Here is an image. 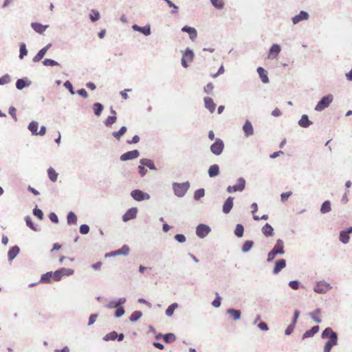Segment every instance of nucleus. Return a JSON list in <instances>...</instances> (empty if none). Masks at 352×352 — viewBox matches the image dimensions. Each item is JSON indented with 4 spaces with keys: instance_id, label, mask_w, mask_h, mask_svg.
Wrapping results in <instances>:
<instances>
[{
    "instance_id": "obj_1",
    "label": "nucleus",
    "mask_w": 352,
    "mask_h": 352,
    "mask_svg": "<svg viewBox=\"0 0 352 352\" xmlns=\"http://www.w3.org/2000/svg\"><path fill=\"white\" fill-rule=\"evenodd\" d=\"M284 248V241L280 239H277L274 248L267 254V261L268 263L272 262L277 255L285 254V252Z\"/></svg>"
},
{
    "instance_id": "obj_2",
    "label": "nucleus",
    "mask_w": 352,
    "mask_h": 352,
    "mask_svg": "<svg viewBox=\"0 0 352 352\" xmlns=\"http://www.w3.org/2000/svg\"><path fill=\"white\" fill-rule=\"evenodd\" d=\"M321 338L322 339L328 338V340L325 343L333 347L338 344V335L337 332L334 331L331 327H327L322 331Z\"/></svg>"
},
{
    "instance_id": "obj_3",
    "label": "nucleus",
    "mask_w": 352,
    "mask_h": 352,
    "mask_svg": "<svg viewBox=\"0 0 352 352\" xmlns=\"http://www.w3.org/2000/svg\"><path fill=\"white\" fill-rule=\"evenodd\" d=\"M190 186V182L188 181L183 183L173 182L172 184L174 194L177 197H184Z\"/></svg>"
},
{
    "instance_id": "obj_4",
    "label": "nucleus",
    "mask_w": 352,
    "mask_h": 352,
    "mask_svg": "<svg viewBox=\"0 0 352 352\" xmlns=\"http://www.w3.org/2000/svg\"><path fill=\"white\" fill-rule=\"evenodd\" d=\"M333 97L331 94H328L322 96L316 104L314 110L316 111H321L327 108L332 102Z\"/></svg>"
},
{
    "instance_id": "obj_5",
    "label": "nucleus",
    "mask_w": 352,
    "mask_h": 352,
    "mask_svg": "<svg viewBox=\"0 0 352 352\" xmlns=\"http://www.w3.org/2000/svg\"><path fill=\"white\" fill-rule=\"evenodd\" d=\"M245 179L243 177L237 179L236 184L233 186H228L226 188V191L228 193H233L235 192H242L245 188Z\"/></svg>"
},
{
    "instance_id": "obj_6",
    "label": "nucleus",
    "mask_w": 352,
    "mask_h": 352,
    "mask_svg": "<svg viewBox=\"0 0 352 352\" xmlns=\"http://www.w3.org/2000/svg\"><path fill=\"white\" fill-rule=\"evenodd\" d=\"M332 289V286L324 280L317 282L314 286V291L318 294H326Z\"/></svg>"
},
{
    "instance_id": "obj_7",
    "label": "nucleus",
    "mask_w": 352,
    "mask_h": 352,
    "mask_svg": "<svg viewBox=\"0 0 352 352\" xmlns=\"http://www.w3.org/2000/svg\"><path fill=\"white\" fill-rule=\"evenodd\" d=\"M223 148L224 143L220 138L215 139L214 142L210 146V151L215 155H221Z\"/></svg>"
},
{
    "instance_id": "obj_8",
    "label": "nucleus",
    "mask_w": 352,
    "mask_h": 352,
    "mask_svg": "<svg viewBox=\"0 0 352 352\" xmlns=\"http://www.w3.org/2000/svg\"><path fill=\"white\" fill-rule=\"evenodd\" d=\"M131 197L137 201H142L150 199L151 196L147 192L141 190L135 189L131 192Z\"/></svg>"
},
{
    "instance_id": "obj_9",
    "label": "nucleus",
    "mask_w": 352,
    "mask_h": 352,
    "mask_svg": "<svg viewBox=\"0 0 352 352\" xmlns=\"http://www.w3.org/2000/svg\"><path fill=\"white\" fill-rule=\"evenodd\" d=\"M211 231V228L206 224L200 223L196 228V234L198 237L204 239Z\"/></svg>"
},
{
    "instance_id": "obj_10",
    "label": "nucleus",
    "mask_w": 352,
    "mask_h": 352,
    "mask_svg": "<svg viewBox=\"0 0 352 352\" xmlns=\"http://www.w3.org/2000/svg\"><path fill=\"white\" fill-rule=\"evenodd\" d=\"M140 151L137 149L129 151L124 153L120 157V160L122 162L132 160L138 158L140 156Z\"/></svg>"
},
{
    "instance_id": "obj_11",
    "label": "nucleus",
    "mask_w": 352,
    "mask_h": 352,
    "mask_svg": "<svg viewBox=\"0 0 352 352\" xmlns=\"http://www.w3.org/2000/svg\"><path fill=\"white\" fill-rule=\"evenodd\" d=\"M131 28L133 31L138 32L146 36L151 34V25L148 23L144 26H140L137 24H133Z\"/></svg>"
},
{
    "instance_id": "obj_12",
    "label": "nucleus",
    "mask_w": 352,
    "mask_h": 352,
    "mask_svg": "<svg viewBox=\"0 0 352 352\" xmlns=\"http://www.w3.org/2000/svg\"><path fill=\"white\" fill-rule=\"evenodd\" d=\"M138 208L135 207L131 208L122 215V219L124 222H127L134 219L137 217Z\"/></svg>"
},
{
    "instance_id": "obj_13",
    "label": "nucleus",
    "mask_w": 352,
    "mask_h": 352,
    "mask_svg": "<svg viewBox=\"0 0 352 352\" xmlns=\"http://www.w3.org/2000/svg\"><path fill=\"white\" fill-rule=\"evenodd\" d=\"M309 17V14L307 12L301 10L298 14L294 16L292 18V21L294 25H296L301 21L308 20Z\"/></svg>"
},
{
    "instance_id": "obj_14",
    "label": "nucleus",
    "mask_w": 352,
    "mask_h": 352,
    "mask_svg": "<svg viewBox=\"0 0 352 352\" xmlns=\"http://www.w3.org/2000/svg\"><path fill=\"white\" fill-rule=\"evenodd\" d=\"M126 302V298H120L117 300H111L109 303L104 305L107 309H118Z\"/></svg>"
},
{
    "instance_id": "obj_15",
    "label": "nucleus",
    "mask_w": 352,
    "mask_h": 352,
    "mask_svg": "<svg viewBox=\"0 0 352 352\" xmlns=\"http://www.w3.org/2000/svg\"><path fill=\"white\" fill-rule=\"evenodd\" d=\"M281 51L280 45L276 43L273 44L269 49L267 58L269 59L276 58Z\"/></svg>"
},
{
    "instance_id": "obj_16",
    "label": "nucleus",
    "mask_w": 352,
    "mask_h": 352,
    "mask_svg": "<svg viewBox=\"0 0 352 352\" xmlns=\"http://www.w3.org/2000/svg\"><path fill=\"white\" fill-rule=\"evenodd\" d=\"M287 265L286 260L285 258L278 259L275 263L272 270V273L274 275L278 274L282 270H283Z\"/></svg>"
},
{
    "instance_id": "obj_17",
    "label": "nucleus",
    "mask_w": 352,
    "mask_h": 352,
    "mask_svg": "<svg viewBox=\"0 0 352 352\" xmlns=\"http://www.w3.org/2000/svg\"><path fill=\"white\" fill-rule=\"evenodd\" d=\"M234 206V197L230 196L228 197L223 204L222 206V212L223 213L227 214H229L232 209Z\"/></svg>"
},
{
    "instance_id": "obj_18",
    "label": "nucleus",
    "mask_w": 352,
    "mask_h": 352,
    "mask_svg": "<svg viewBox=\"0 0 352 352\" xmlns=\"http://www.w3.org/2000/svg\"><path fill=\"white\" fill-rule=\"evenodd\" d=\"M52 43H48L46 46L41 49L37 54L33 57L32 61L34 63L39 62L46 54L47 52L50 50V48L52 47Z\"/></svg>"
},
{
    "instance_id": "obj_19",
    "label": "nucleus",
    "mask_w": 352,
    "mask_h": 352,
    "mask_svg": "<svg viewBox=\"0 0 352 352\" xmlns=\"http://www.w3.org/2000/svg\"><path fill=\"white\" fill-rule=\"evenodd\" d=\"M32 81L30 80L28 78H19L16 81V88L18 90H22L25 87H28L31 85Z\"/></svg>"
},
{
    "instance_id": "obj_20",
    "label": "nucleus",
    "mask_w": 352,
    "mask_h": 352,
    "mask_svg": "<svg viewBox=\"0 0 352 352\" xmlns=\"http://www.w3.org/2000/svg\"><path fill=\"white\" fill-rule=\"evenodd\" d=\"M20 252V248L15 245L11 247L8 252V261L11 263L12 261L17 256V255Z\"/></svg>"
},
{
    "instance_id": "obj_21",
    "label": "nucleus",
    "mask_w": 352,
    "mask_h": 352,
    "mask_svg": "<svg viewBox=\"0 0 352 352\" xmlns=\"http://www.w3.org/2000/svg\"><path fill=\"white\" fill-rule=\"evenodd\" d=\"M49 27L48 25H43L38 22H32L31 28L38 34H42Z\"/></svg>"
},
{
    "instance_id": "obj_22",
    "label": "nucleus",
    "mask_w": 352,
    "mask_h": 352,
    "mask_svg": "<svg viewBox=\"0 0 352 352\" xmlns=\"http://www.w3.org/2000/svg\"><path fill=\"white\" fill-rule=\"evenodd\" d=\"M243 131L245 133V137H250L254 133V128L252 124L249 120H246L243 126Z\"/></svg>"
},
{
    "instance_id": "obj_23",
    "label": "nucleus",
    "mask_w": 352,
    "mask_h": 352,
    "mask_svg": "<svg viewBox=\"0 0 352 352\" xmlns=\"http://www.w3.org/2000/svg\"><path fill=\"white\" fill-rule=\"evenodd\" d=\"M182 31L188 33L192 41H194L197 36V32L195 28L185 25L182 28Z\"/></svg>"
},
{
    "instance_id": "obj_24",
    "label": "nucleus",
    "mask_w": 352,
    "mask_h": 352,
    "mask_svg": "<svg viewBox=\"0 0 352 352\" xmlns=\"http://www.w3.org/2000/svg\"><path fill=\"white\" fill-rule=\"evenodd\" d=\"M320 330V327L318 325L313 326L310 329L306 331L302 336V339L305 340L309 338H312L315 334H316Z\"/></svg>"
},
{
    "instance_id": "obj_25",
    "label": "nucleus",
    "mask_w": 352,
    "mask_h": 352,
    "mask_svg": "<svg viewBox=\"0 0 352 352\" xmlns=\"http://www.w3.org/2000/svg\"><path fill=\"white\" fill-rule=\"evenodd\" d=\"M298 124L302 128H307L311 126L313 122L309 119V117L307 114H303L300 119L298 120Z\"/></svg>"
},
{
    "instance_id": "obj_26",
    "label": "nucleus",
    "mask_w": 352,
    "mask_h": 352,
    "mask_svg": "<svg viewBox=\"0 0 352 352\" xmlns=\"http://www.w3.org/2000/svg\"><path fill=\"white\" fill-rule=\"evenodd\" d=\"M204 101L205 107L208 109L210 113H213L216 107V104H214L213 99L210 97H205L204 98Z\"/></svg>"
},
{
    "instance_id": "obj_27",
    "label": "nucleus",
    "mask_w": 352,
    "mask_h": 352,
    "mask_svg": "<svg viewBox=\"0 0 352 352\" xmlns=\"http://www.w3.org/2000/svg\"><path fill=\"white\" fill-rule=\"evenodd\" d=\"M208 174L210 177H217L220 174L219 166L217 164L211 165L208 168Z\"/></svg>"
},
{
    "instance_id": "obj_28",
    "label": "nucleus",
    "mask_w": 352,
    "mask_h": 352,
    "mask_svg": "<svg viewBox=\"0 0 352 352\" xmlns=\"http://www.w3.org/2000/svg\"><path fill=\"white\" fill-rule=\"evenodd\" d=\"M226 314H228L234 320H238L241 317V311L233 308L228 309L226 310Z\"/></svg>"
},
{
    "instance_id": "obj_29",
    "label": "nucleus",
    "mask_w": 352,
    "mask_h": 352,
    "mask_svg": "<svg viewBox=\"0 0 352 352\" xmlns=\"http://www.w3.org/2000/svg\"><path fill=\"white\" fill-rule=\"evenodd\" d=\"M256 71L261 81L263 83H268L270 80L267 76V72L262 67H258Z\"/></svg>"
},
{
    "instance_id": "obj_30",
    "label": "nucleus",
    "mask_w": 352,
    "mask_h": 352,
    "mask_svg": "<svg viewBox=\"0 0 352 352\" xmlns=\"http://www.w3.org/2000/svg\"><path fill=\"white\" fill-rule=\"evenodd\" d=\"M262 233L266 236L270 237L272 236L274 234V228L272 226L268 223H266L264 226L261 229Z\"/></svg>"
},
{
    "instance_id": "obj_31",
    "label": "nucleus",
    "mask_w": 352,
    "mask_h": 352,
    "mask_svg": "<svg viewBox=\"0 0 352 352\" xmlns=\"http://www.w3.org/2000/svg\"><path fill=\"white\" fill-rule=\"evenodd\" d=\"M140 164L148 167L150 170H156L157 168L155 166L154 162L152 160L147 158H142L140 160Z\"/></svg>"
},
{
    "instance_id": "obj_32",
    "label": "nucleus",
    "mask_w": 352,
    "mask_h": 352,
    "mask_svg": "<svg viewBox=\"0 0 352 352\" xmlns=\"http://www.w3.org/2000/svg\"><path fill=\"white\" fill-rule=\"evenodd\" d=\"M182 57L187 59L189 62H192L195 57V54L192 50L187 47L185 50L182 51Z\"/></svg>"
},
{
    "instance_id": "obj_33",
    "label": "nucleus",
    "mask_w": 352,
    "mask_h": 352,
    "mask_svg": "<svg viewBox=\"0 0 352 352\" xmlns=\"http://www.w3.org/2000/svg\"><path fill=\"white\" fill-rule=\"evenodd\" d=\"M77 220V216L74 212L70 211L67 213V222L68 225H76Z\"/></svg>"
},
{
    "instance_id": "obj_34",
    "label": "nucleus",
    "mask_w": 352,
    "mask_h": 352,
    "mask_svg": "<svg viewBox=\"0 0 352 352\" xmlns=\"http://www.w3.org/2000/svg\"><path fill=\"white\" fill-rule=\"evenodd\" d=\"M331 210V201L329 200L324 201L321 206L320 211L322 214H326Z\"/></svg>"
},
{
    "instance_id": "obj_35",
    "label": "nucleus",
    "mask_w": 352,
    "mask_h": 352,
    "mask_svg": "<svg viewBox=\"0 0 352 352\" xmlns=\"http://www.w3.org/2000/svg\"><path fill=\"white\" fill-rule=\"evenodd\" d=\"M38 128V122L36 121H32L28 126V129L31 132L32 135H37Z\"/></svg>"
},
{
    "instance_id": "obj_36",
    "label": "nucleus",
    "mask_w": 352,
    "mask_h": 352,
    "mask_svg": "<svg viewBox=\"0 0 352 352\" xmlns=\"http://www.w3.org/2000/svg\"><path fill=\"white\" fill-rule=\"evenodd\" d=\"M94 113L96 116H100L104 109V106L100 102H95L92 106Z\"/></svg>"
},
{
    "instance_id": "obj_37",
    "label": "nucleus",
    "mask_w": 352,
    "mask_h": 352,
    "mask_svg": "<svg viewBox=\"0 0 352 352\" xmlns=\"http://www.w3.org/2000/svg\"><path fill=\"white\" fill-rule=\"evenodd\" d=\"M52 272H47L45 274H43L41 276V279L39 280L40 283H50L52 280H53Z\"/></svg>"
},
{
    "instance_id": "obj_38",
    "label": "nucleus",
    "mask_w": 352,
    "mask_h": 352,
    "mask_svg": "<svg viewBox=\"0 0 352 352\" xmlns=\"http://www.w3.org/2000/svg\"><path fill=\"white\" fill-rule=\"evenodd\" d=\"M127 131V128L125 126H122L118 131H113L112 135L117 140H120L121 137L123 136Z\"/></svg>"
},
{
    "instance_id": "obj_39",
    "label": "nucleus",
    "mask_w": 352,
    "mask_h": 352,
    "mask_svg": "<svg viewBox=\"0 0 352 352\" xmlns=\"http://www.w3.org/2000/svg\"><path fill=\"white\" fill-rule=\"evenodd\" d=\"M254 242L252 240H247L245 241L242 247L241 250L244 253L248 252L254 246Z\"/></svg>"
},
{
    "instance_id": "obj_40",
    "label": "nucleus",
    "mask_w": 352,
    "mask_h": 352,
    "mask_svg": "<svg viewBox=\"0 0 352 352\" xmlns=\"http://www.w3.org/2000/svg\"><path fill=\"white\" fill-rule=\"evenodd\" d=\"M28 51L26 47V45L25 43H21L19 44V58L20 60H22L24 58L25 56L28 55Z\"/></svg>"
},
{
    "instance_id": "obj_41",
    "label": "nucleus",
    "mask_w": 352,
    "mask_h": 352,
    "mask_svg": "<svg viewBox=\"0 0 352 352\" xmlns=\"http://www.w3.org/2000/svg\"><path fill=\"white\" fill-rule=\"evenodd\" d=\"M178 306L179 305L177 302H173L170 304L166 309V315L168 317H171L173 315L175 310L178 308Z\"/></svg>"
},
{
    "instance_id": "obj_42",
    "label": "nucleus",
    "mask_w": 352,
    "mask_h": 352,
    "mask_svg": "<svg viewBox=\"0 0 352 352\" xmlns=\"http://www.w3.org/2000/svg\"><path fill=\"white\" fill-rule=\"evenodd\" d=\"M47 172L48 177L52 182H55L57 181L58 173L56 172V170L52 167H50L47 169Z\"/></svg>"
},
{
    "instance_id": "obj_43",
    "label": "nucleus",
    "mask_w": 352,
    "mask_h": 352,
    "mask_svg": "<svg viewBox=\"0 0 352 352\" xmlns=\"http://www.w3.org/2000/svg\"><path fill=\"white\" fill-rule=\"evenodd\" d=\"M234 233L238 238L242 237L244 234L243 226L241 223L236 224L235 229L234 230Z\"/></svg>"
},
{
    "instance_id": "obj_44",
    "label": "nucleus",
    "mask_w": 352,
    "mask_h": 352,
    "mask_svg": "<svg viewBox=\"0 0 352 352\" xmlns=\"http://www.w3.org/2000/svg\"><path fill=\"white\" fill-rule=\"evenodd\" d=\"M25 223H26V226L30 228L31 230H32L33 231H38V229L37 228V227L34 225V223L32 222V218L28 215L25 217Z\"/></svg>"
},
{
    "instance_id": "obj_45",
    "label": "nucleus",
    "mask_w": 352,
    "mask_h": 352,
    "mask_svg": "<svg viewBox=\"0 0 352 352\" xmlns=\"http://www.w3.org/2000/svg\"><path fill=\"white\" fill-rule=\"evenodd\" d=\"M117 255L126 256L129 254L130 249L127 245H123L121 248L116 250Z\"/></svg>"
},
{
    "instance_id": "obj_46",
    "label": "nucleus",
    "mask_w": 352,
    "mask_h": 352,
    "mask_svg": "<svg viewBox=\"0 0 352 352\" xmlns=\"http://www.w3.org/2000/svg\"><path fill=\"white\" fill-rule=\"evenodd\" d=\"M89 16L91 22H96L100 19V14L98 10H92Z\"/></svg>"
},
{
    "instance_id": "obj_47",
    "label": "nucleus",
    "mask_w": 352,
    "mask_h": 352,
    "mask_svg": "<svg viewBox=\"0 0 352 352\" xmlns=\"http://www.w3.org/2000/svg\"><path fill=\"white\" fill-rule=\"evenodd\" d=\"M205 195L204 188H199L194 192V199L195 201H199Z\"/></svg>"
},
{
    "instance_id": "obj_48",
    "label": "nucleus",
    "mask_w": 352,
    "mask_h": 352,
    "mask_svg": "<svg viewBox=\"0 0 352 352\" xmlns=\"http://www.w3.org/2000/svg\"><path fill=\"white\" fill-rule=\"evenodd\" d=\"M117 120L116 116H109L107 118V119L104 121V124L106 126L110 127Z\"/></svg>"
},
{
    "instance_id": "obj_49",
    "label": "nucleus",
    "mask_w": 352,
    "mask_h": 352,
    "mask_svg": "<svg viewBox=\"0 0 352 352\" xmlns=\"http://www.w3.org/2000/svg\"><path fill=\"white\" fill-rule=\"evenodd\" d=\"M176 340V336L173 333H167L164 336V341L166 343H172Z\"/></svg>"
},
{
    "instance_id": "obj_50",
    "label": "nucleus",
    "mask_w": 352,
    "mask_h": 352,
    "mask_svg": "<svg viewBox=\"0 0 352 352\" xmlns=\"http://www.w3.org/2000/svg\"><path fill=\"white\" fill-rule=\"evenodd\" d=\"M142 316V313L140 311H133L129 317L131 322H136Z\"/></svg>"
},
{
    "instance_id": "obj_51",
    "label": "nucleus",
    "mask_w": 352,
    "mask_h": 352,
    "mask_svg": "<svg viewBox=\"0 0 352 352\" xmlns=\"http://www.w3.org/2000/svg\"><path fill=\"white\" fill-rule=\"evenodd\" d=\"M42 63L44 66H50V67H54V66H58L59 63L56 61L55 60L51 59V58H45Z\"/></svg>"
},
{
    "instance_id": "obj_52",
    "label": "nucleus",
    "mask_w": 352,
    "mask_h": 352,
    "mask_svg": "<svg viewBox=\"0 0 352 352\" xmlns=\"http://www.w3.org/2000/svg\"><path fill=\"white\" fill-rule=\"evenodd\" d=\"M210 3L217 10H222L224 7L223 0H210Z\"/></svg>"
},
{
    "instance_id": "obj_53",
    "label": "nucleus",
    "mask_w": 352,
    "mask_h": 352,
    "mask_svg": "<svg viewBox=\"0 0 352 352\" xmlns=\"http://www.w3.org/2000/svg\"><path fill=\"white\" fill-rule=\"evenodd\" d=\"M339 239L342 243L346 244L349 241L350 236L348 234L342 230L340 232Z\"/></svg>"
},
{
    "instance_id": "obj_54",
    "label": "nucleus",
    "mask_w": 352,
    "mask_h": 352,
    "mask_svg": "<svg viewBox=\"0 0 352 352\" xmlns=\"http://www.w3.org/2000/svg\"><path fill=\"white\" fill-rule=\"evenodd\" d=\"M116 336H117V332L115 331H112L110 333L106 334L103 337V340L107 341V342L110 341V340H116Z\"/></svg>"
},
{
    "instance_id": "obj_55",
    "label": "nucleus",
    "mask_w": 352,
    "mask_h": 352,
    "mask_svg": "<svg viewBox=\"0 0 352 352\" xmlns=\"http://www.w3.org/2000/svg\"><path fill=\"white\" fill-rule=\"evenodd\" d=\"M33 214L38 219L42 220L44 217L43 211L36 206L32 210Z\"/></svg>"
},
{
    "instance_id": "obj_56",
    "label": "nucleus",
    "mask_w": 352,
    "mask_h": 352,
    "mask_svg": "<svg viewBox=\"0 0 352 352\" xmlns=\"http://www.w3.org/2000/svg\"><path fill=\"white\" fill-rule=\"evenodd\" d=\"M52 276H54L53 277V280L54 281H59L61 280V278H63V273L61 272L60 271V268H59L58 270H56L55 272H52Z\"/></svg>"
},
{
    "instance_id": "obj_57",
    "label": "nucleus",
    "mask_w": 352,
    "mask_h": 352,
    "mask_svg": "<svg viewBox=\"0 0 352 352\" xmlns=\"http://www.w3.org/2000/svg\"><path fill=\"white\" fill-rule=\"evenodd\" d=\"M63 85L72 95H74L76 94L74 87L69 80L65 81Z\"/></svg>"
},
{
    "instance_id": "obj_58",
    "label": "nucleus",
    "mask_w": 352,
    "mask_h": 352,
    "mask_svg": "<svg viewBox=\"0 0 352 352\" xmlns=\"http://www.w3.org/2000/svg\"><path fill=\"white\" fill-rule=\"evenodd\" d=\"M125 314V309L123 305L116 309V311L114 313V316L116 318H119L122 317Z\"/></svg>"
},
{
    "instance_id": "obj_59",
    "label": "nucleus",
    "mask_w": 352,
    "mask_h": 352,
    "mask_svg": "<svg viewBox=\"0 0 352 352\" xmlns=\"http://www.w3.org/2000/svg\"><path fill=\"white\" fill-rule=\"evenodd\" d=\"M216 298L212 302V305L215 308H219L221 306V298L218 293H216Z\"/></svg>"
},
{
    "instance_id": "obj_60",
    "label": "nucleus",
    "mask_w": 352,
    "mask_h": 352,
    "mask_svg": "<svg viewBox=\"0 0 352 352\" xmlns=\"http://www.w3.org/2000/svg\"><path fill=\"white\" fill-rule=\"evenodd\" d=\"M11 78L9 74H5L3 76L0 78V85H4L6 84H8L10 82Z\"/></svg>"
},
{
    "instance_id": "obj_61",
    "label": "nucleus",
    "mask_w": 352,
    "mask_h": 352,
    "mask_svg": "<svg viewBox=\"0 0 352 352\" xmlns=\"http://www.w3.org/2000/svg\"><path fill=\"white\" fill-rule=\"evenodd\" d=\"M288 285L293 289H298L300 286V283L297 280H291L289 282Z\"/></svg>"
},
{
    "instance_id": "obj_62",
    "label": "nucleus",
    "mask_w": 352,
    "mask_h": 352,
    "mask_svg": "<svg viewBox=\"0 0 352 352\" xmlns=\"http://www.w3.org/2000/svg\"><path fill=\"white\" fill-rule=\"evenodd\" d=\"M89 226L87 224H82L79 228V232L81 234H87L89 232Z\"/></svg>"
},
{
    "instance_id": "obj_63",
    "label": "nucleus",
    "mask_w": 352,
    "mask_h": 352,
    "mask_svg": "<svg viewBox=\"0 0 352 352\" xmlns=\"http://www.w3.org/2000/svg\"><path fill=\"white\" fill-rule=\"evenodd\" d=\"M60 271L63 273V276H71L74 273V270L69 268L61 267Z\"/></svg>"
},
{
    "instance_id": "obj_64",
    "label": "nucleus",
    "mask_w": 352,
    "mask_h": 352,
    "mask_svg": "<svg viewBox=\"0 0 352 352\" xmlns=\"http://www.w3.org/2000/svg\"><path fill=\"white\" fill-rule=\"evenodd\" d=\"M175 239L179 243H184L186 240V236L183 234H177L174 236Z\"/></svg>"
}]
</instances>
